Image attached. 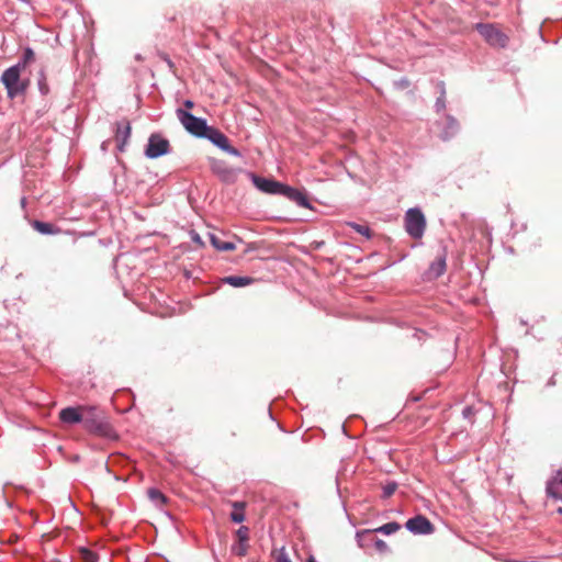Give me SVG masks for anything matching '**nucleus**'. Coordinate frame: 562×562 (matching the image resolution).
<instances>
[{
  "instance_id": "f257e3e1",
  "label": "nucleus",
  "mask_w": 562,
  "mask_h": 562,
  "mask_svg": "<svg viewBox=\"0 0 562 562\" xmlns=\"http://www.w3.org/2000/svg\"><path fill=\"white\" fill-rule=\"evenodd\" d=\"M20 66H11L5 69L1 75V82L7 89L8 98L14 99L26 92L29 87V79L21 78Z\"/></svg>"
},
{
  "instance_id": "f03ea898",
  "label": "nucleus",
  "mask_w": 562,
  "mask_h": 562,
  "mask_svg": "<svg viewBox=\"0 0 562 562\" xmlns=\"http://www.w3.org/2000/svg\"><path fill=\"white\" fill-rule=\"evenodd\" d=\"M405 229L407 234L414 239H420L426 229V218L419 207H412L406 211Z\"/></svg>"
},
{
  "instance_id": "7ed1b4c3",
  "label": "nucleus",
  "mask_w": 562,
  "mask_h": 562,
  "mask_svg": "<svg viewBox=\"0 0 562 562\" xmlns=\"http://www.w3.org/2000/svg\"><path fill=\"white\" fill-rule=\"evenodd\" d=\"M177 117L183 127L193 136L202 138L210 125L206 120L198 117L184 109H177Z\"/></svg>"
},
{
  "instance_id": "20e7f679",
  "label": "nucleus",
  "mask_w": 562,
  "mask_h": 562,
  "mask_svg": "<svg viewBox=\"0 0 562 562\" xmlns=\"http://www.w3.org/2000/svg\"><path fill=\"white\" fill-rule=\"evenodd\" d=\"M81 423L90 432L102 434L106 427L103 413L95 406L82 407Z\"/></svg>"
},
{
  "instance_id": "39448f33",
  "label": "nucleus",
  "mask_w": 562,
  "mask_h": 562,
  "mask_svg": "<svg viewBox=\"0 0 562 562\" xmlns=\"http://www.w3.org/2000/svg\"><path fill=\"white\" fill-rule=\"evenodd\" d=\"M480 35L494 47L503 48L507 45L508 37L498 27L490 23H477L475 25Z\"/></svg>"
},
{
  "instance_id": "423d86ee",
  "label": "nucleus",
  "mask_w": 562,
  "mask_h": 562,
  "mask_svg": "<svg viewBox=\"0 0 562 562\" xmlns=\"http://www.w3.org/2000/svg\"><path fill=\"white\" fill-rule=\"evenodd\" d=\"M212 172L224 183L233 184L237 181L240 169L229 166L221 159H212L210 162Z\"/></svg>"
},
{
  "instance_id": "0eeeda50",
  "label": "nucleus",
  "mask_w": 562,
  "mask_h": 562,
  "mask_svg": "<svg viewBox=\"0 0 562 562\" xmlns=\"http://www.w3.org/2000/svg\"><path fill=\"white\" fill-rule=\"evenodd\" d=\"M170 151V143L159 133L149 136L145 148V156L149 159H156Z\"/></svg>"
},
{
  "instance_id": "6e6552de",
  "label": "nucleus",
  "mask_w": 562,
  "mask_h": 562,
  "mask_svg": "<svg viewBox=\"0 0 562 562\" xmlns=\"http://www.w3.org/2000/svg\"><path fill=\"white\" fill-rule=\"evenodd\" d=\"M202 138L209 139L214 146L218 147L220 149L232 156H241V153L229 144L227 136L213 126L207 127L205 135H203Z\"/></svg>"
},
{
  "instance_id": "1a4fd4ad",
  "label": "nucleus",
  "mask_w": 562,
  "mask_h": 562,
  "mask_svg": "<svg viewBox=\"0 0 562 562\" xmlns=\"http://www.w3.org/2000/svg\"><path fill=\"white\" fill-rule=\"evenodd\" d=\"M254 186L261 192L272 195H281L283 184L274 179L251 175Z\"/></svg>"
},
{
  "instance_id": "9d476101",
  "label": "nucleus",
  "mask_w": 562,
  "mask_h": 562,
  "mask_svg": "<svg viewBox=\"0 0 562 562\" xmlns=\"http://www.w3.org/2000/svg\"><path fill=\"white\" fill-rule=\"evenodd\" d=\"M406 529L413 535H430L434 532V526L428 518L417 515L409 518L405 524Z\"/></svg>"
},
{
  "instance_id": "9b49d317",
  "label": "nucleus",
  "mask_w": 562,
  "mask_h": 562,
  "mask_svg": "<svg viewBox=\"0 0 562 562\" xmlns=\"http://www.w3.org/2000/svg\"><path fill=\"white\" fill-rule=\"evenodd\" d=\"M131 123L127 119H123L116 123L115 139L116 148L123 153L131 137Z\"/></svg>"
},
{
  "instance_id": "f8f14e48",
  "label": "nucleus",
  "mask_w": 562,
  "mask_h": 562,
  "mask_svg": "<svg viewBox=\"0 0 562 562\" xmlns=\"http://www.w3.org/2000/svg\"><path fill=\"white\" fill-rule=\"evenodd\" d=\"M282 196H285L288 200L296 203L299 206L311 209V203L308 201V198L303 191H300L293 187H290L288 184H283Z\"/></svg>"
},
{
  "instance_id": "ddd939ff",
  "label": "nucleus",
  "mask_w": 562,
  "mask_h": 562,
  "mask_svg": "<svg viewBox=\"0 0 562 562\" xmlns=\"http://www.w3.org/2000/svg\"><path fill=\"white\" fill-rule=\"evenodd\" d=\"M59 418L63 423L69 425L81 423L82 407H65L59 412Z\"/></svg>"
},
{
  "instance_id": "4468645a",
  "label": "nucleus",
  "mask_w": 562,
  "mask_h": 562,
  "mask_svg": "<svg viewBox=\"0 0 562 562\" xmlns=\"http://www.w3.org/2000/svg\"><path fill=\"white\" fill-rule=\"evenodd\" d=\"M548 496L562 499V470H558L555 475L547 483Z\"/></svg>"
},
{
  "instance_id": "2eb2a0df",
  "label": "nucleus",
  "mask_w": 562,
  "mask_h": 562,
  "mask_svg": "<svg viewBox=\"0 0 562 562\" xmlns=\"http://www.w3.org/2000/svg\"><path fill=\"white\" fill-rule=\"evenodd\" d=\"M459 132V123L458 121L451 116L447 115L445 119V126L440 133V137L443 140H448L453 137Z\"/></svg>"
},
{
  "instance_id": "dca6fc26",
  "label": "nucleus",
  "mask_w": 562,
  "mask_h": 562,
  "mask_svg": "<svg viewBox=\"0 0 562 562\" xmlns=\"http://www.w3.org/2000/svg\"><path fill=\"white\" fill-rule=\"evenodd\" d=\"M446 268V254H442L434 262L430 263L428 274L431 278H439L445 273Z\"/></svg>"
},
{
  "instance_id": "f3484780",
  "label": "nucleus",
  "mask_w": 562,
  "mask_h": 562,
  "mask_svg": "<svg viewBox=\"0 0 562 562\" xmlns=\"http://www.w3.org/2000/svg\"><path fill=\"white\" fill-rule=\"evenodd\" d=\"M356 540L360 548L367 549L374 544V531L370 529L357 531Z\"/></svg>"
},
{
  "instance_id": "a211bd4d",
  "label": "nucleus",
  "mask_w": 562,
  "mask_h": 562,
  "mask_svg": "<svg viewBox=\"0 0 562 562\" xmlns=\"http://www.w3.org/2000/svg\"><path fill=\"white\" fill-rule=\"evenodd\" d=\"M32 226L34 229H36L42 235H55L60 232V228H58L57 226H55L50 223L42 222V221H37V220H35L32 223Z\"/></svg>"
},
{
  "instance_id": "6ab92c4d",
  "label": "nucleus",
  "mask_w": 562,
  "mask_h": 562,
  "mask_svg": "<svg viewBox=\"0 0 562 562\" xmlns=\"http://www.w3.org/2000/svg\"><path fill=\"white\" fill-rule=\"evenodd\" d=\"M254 279L251 277H241V276H228L223 279V282L229 284L234 288H243L254 283Z\"/></svg>"
},
{
  "instance_id": "aec40b11",
  "label": "nucleus",
  "mask_w": 562,
  "mask_h": 562,
  "mask_svg": "<svg viewBox=\"0 0 562 562\" xmlns=\"http://www.w3.org/2000/svg\"><path fill=\"white\" fill-rule=\"evenodd\" d=\"M210 241L212 246L221 251H229L236 248L235 244L232 241H223L217 234H209Z\"/></svg>"
},
{
  "instance_id": "412c9836",
  "label": "nucleus",
  "mask_w": 562,
  "mask_h": 562,
  "mask_svg": "<svg viewBox=\"0 0 562 562\" xmlns=\"http://www.w3.org/2000/svg\"><path fill=\"white\" fill-rule=\"evenodd\" d=\"M234 510L231 513V519L233 522L240 524L245 520V504L241 502L233 503Z\"/></svg>"
},
{
  "instance_id": "4be33fe9",
  "label": "nucleus",
  "mask_w": 562,
  "mask_h": 562,
  "mask_svg": "<svg viewBox=\"0 0 562 562\" xmlns=\"http://www.w3.org/2000/svg\"><path fill=\"white\" fill-rule=\"evenodd\" d=\"M34 59H35L34 50L31 47H26L23 50L21 59L14 66H20V69L23 70Z\"/></svg>"
},
{
  "instance_id": "5701e85b",
  "label": "nucleus",
  "mask_w": 562,
  "mask_h": 562,
  "mask_svg": "<svg viewBox=\"0 0 562 562\" xmlns=\"http://www.w3.org/2000/svg\"><path fill=\"white\" fill-rule=\"evenodd\" d=\"M400 529H401V525L398 522L391 521V522L382 525L379 528L373 529V531H374V533L375 532H381L383 535L390 536V535L395 533Z\"/></svg>"
},
{
  "instance_id": "b1692460",
  "label": "nucleus",
  "mask_w": 562,
  "mask_h": 562,
  "mask_svg": "<svg viewBox=\"0 0 562 562\" xmlns=\"http://www.w3.org/2000/svg\"><path fill=\"white\" fill-rule=\"evenodd\" d=\"M439 97L436 100L435 108L437 112L443 111L446 109V87L442 81L438 83Z\"/></svg>"
},
{
  "instance_id": "393cba45",
  "label": "nucleus",
  "mask_w": 562,
  "mask_h": 562,
  "mask_svg": "<svg viewBox=\"0 0 562 562\" xmlns=\"http://www.w3.org/2000/svg\"><path fill=\"white\" fill-rule=\"evenodd\" d=\"M147 494L149 499L157 506L164 505L167 502V497L157 488H149Z\"/></svg>"
},
{
  "instance_id": "a878e982",
  "label": "nucleus",
  "mask_w": 562,
  "mask_h": 562,
  "mask_svg": "<svg viewBox=\"0 0 562 562\" xmlns=\"http://www.w3.org/2000/svg\"><path fill=\"white\" fill-rule=\"evenodd\" d=\"M397 483L395 481H390L385 485L382 486V495L381 497L386 499L391 497L395 491L397 490Z\"/></svg>"
},
{
  "instance_id": "bb28decb",
  "label": "nucleus",
  "mask_w": 562,
  "mask_h": 562,
  "mask_svg": "<svg viewBox=\"0 0 562 562\" xmlns=\"http://www.w3.org/2000/svg\"><path fill=\"white\" fill-rule=\"evenodd\" d=\"M37 86H38V90H40L42 95L48 94L49 87H48V83L46 81V76H45L44 70H41L40 74H38Z\"/></svg>"
},
{
  "instance_id": "cd10ccee",
  "label": "nucleus",
  "mask_w": 562,
  "mask_h": 562,
  "mask_svg": "<svg viewBox=\"0 0 562 562\" xmlns=\"http://www.w3.org/2000/svg\"><path fill=\"white\" fill-rule=\"evenodd\" d=\"M350 226L359 234L366 236L367 238H370L371 237V231L368 226L366 225H360V224H357V223H350Z\"/></svg>"
},
{
  "instance_id": "c85d7f7f",
  "label": "nucleus",
  "mask_w": 562,
  "mask_h": 562,
  "mask_svg": "<svg viewBox=\"0 0 562 562\" xmlns=\"http://www.w3.org/2000/svg\"><path fill=\"white\" fill-rule=\"evenodd\" d=\"M248 533H249V529L246 526L239 527L238 530L236 531V536H237L239 542H247Z\"/></svg>"
},
{
  "instance_id": "c756f323",
  "label": "nucleus",
  "mask_w": 562,
  "mask_h": 562,
  "mask_svg": "<svg viewBox=\"0 0 562 562\" xmlns=\"http://www.w3.org/2000/svg\"><path fill=\"white\" fill-rule=\"evenodd\" d=\"M81 554H82L85 562H97L98 561L97 554L88 549H82Z\"/></svg>"
},
{
  "instance_id": "7c9ffc66",
  "label": "nucleus",
  "mask_w": 562,
  "mask_h": 562,
  "mask_svg": "<svg viewBox=\"0 0 562 562\" xmlns=\"http://www.w3.org/2000/svg\"><path fill=\"white\" fill-rule=\"evenodd\" d=\"M375 549L379 551V552H386L389 551V546L386 544L385 541H383L382 539L378 538L375 535H374V544Z\"/></svg>"
},
{
  "instance_id": "2f4dec72",
  "label": "nucleus",
  "mask_w": 562,
  "mask_h": 562,
  "mask_svg": "<svg viewBox=\"0 0 562 562\" xmlns=\"http://www.w3.org/2000/svg\"><path fill=\"white\" fill-rule=\"evenodd\" d=\"M233 552L238 557H244L247 554V544L246 542H239L237 546L233 548Z\"/></svg>"
},
{
  "instance_id": "473e14b6",
  "label": "nucleus",
  "mask_w": 562,
  "mask_h": 562,
  "mask_svg": "<svg viewBox=\"0 0 562 562\" xmlns=\"http://www.w3.org/2000/svg\"><path fill=\"white\" fill-rule=\"evenodd\" d=\"M276 562H292L284 548L279 550Z\"/></svg>"
},
{
  "instance_id": "72a5a7b5",
  "label": "nucleus",
  "mask_w": 562,
  "mask_h": 562,
  "mask_svg": "<svg viewBox=\"0 0 562 562\" xmlns=\"http://www.w3.org/2000/svg\"><path fill=\"white\" fill-rule=\"evenodd\" d=\"M183 105H184L187 109H191V108H193L194 103H193V101H191V100H186V101L183 102Z\"/></svg>"
},
{
  "instance_id": "f704fd0d",
  "label": "nucleus",
  "mask_w": 562,
  "mask_h": 562,
  "mask_svg": "<svg viewBox=\"0 0 562 562\" xmlns=\"http://www.w3.org/2000/svg\"><path fill=\"white\" fill-rule=\"evenodd\" d=\"M471 412H472L471 407L467 406L463 408L462 414L464 417H468L471 414Z\"/></svg>"
},
{
  "instance_id": "c9c22d12",
  "label": "nucleus",
  "mask_w": 562,
  "mask_h": 562,
  "mask_svg": "<svg viewBox=\"0 0 562 562\" xmlns=\"http://www.w3.org/2000/svg\"><path fill=\"white\" fill-rule=\"evenodd\" d=\"M192 239H193L194 241H196V243H202V241H201V238H200V236H199L198 234H195V235L192 237Z\"/></svg>"
},
{
  "instance_id": "e433bc0d",
  "label": "nucleus",
  "mask_w": 562,
  "mask_h": 562,
  "mask_svg": "<svg viewBox=\"0 0 562 562\" xmlns=\"http://www.w3.org/2000/svg\"><path fill=\"white\" fill-rule=\"evenodd\" d=\"M555 384V381H554V378L552 376L549 382H548V385H554Z\"/></svg>"
},
{
  "instance_id": "4c0bfd02",
  "label": "nucleus",
  "mask_w": 562,
  "mask_h": 562,
  "mask_svg": "<svg viewBox=\"0 0 562 562\" xmlns=\"http://www.w3.org/2000/svg\"><path fill=\"white\" fill-rule=\"evenodd\" d=\"M306 562H316V560L314 559V557L311 555Z\"/></svg>"
},
{
  "instance_id": "58836bf2",
  "label": "nucleus",
  "mask_w": 562,
  "mask_h": 562,
  "mask_svg": "<svg viewBox=\"0 0 562 562\" xmlns=\"http://www.w3.org/2000/svg\"><path fill=\"white\" fill-rule=\"evenodd\" d=\"M21 204H22V205H24V204H25V198H23V199L21 200Z\"/></svg>"
},
{
  "instance_id": "ea45409f",
  "label": "nucleus",
  "mask_w": 562,
  "mask_h": 562,
  "mask_svg": "<svg viewBox=\"0 0 562 562\" xmlns=\"http://www.w3.org/2000/svg\"><path fill=\"white\" fill-rule=\"evenodd\" d=\"M558 512L562 514V508H559Z\"/></svg>"
}]
</instances>
